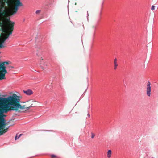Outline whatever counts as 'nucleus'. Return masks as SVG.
<instances>
[{
	"label": "nucleus",
	"mask_w": 158,
	"mask_h": 158,
	"mask_svg": "<svg viewBox=\"0 0 158 158\" xmlns=\"http://www.w3.org/2000/svg\"><path fill=\"white\" fill-rule=\"evenodd\" d=\"M151 87H147V95L148 96H150L151 95Z\"/></svg>",
	"instance_id": "9b49d317"
},
{
	"label": "nucleus",
	"mask_w": 158,
	"mask_h": 158,
	"mask_svg": "<svg viewBox=\"0 0 158 158\" xmlns=\"http://www.w3.org/2000/svg\"><path fill=\"white\" fill-rule=\"evenodd\" d=\"M6 122L5 118H0V123H6Z\"/></svg>",
	"instance_id": "dca6fc26"
},
{
	"label": "nucleus",
	"mask_w": 158,
	"mask_h": 158,
	"mask_svg": "<svg viewBox=\"0 0 158 158\" xmlns=\"http://www.w3.org/2000/svg\"><path fill=\"white\" fill-rule=\"evenodd\" d=\"M33 104H32L29 107H26V109H27V110H29L31 107L34 106H32Z\"/></svg>",
	"instance_id": "aec40b11"
},
{
	"label": "nucleus",
	"mask_w": 158,
	"mask_h": 158,
	"mask_svg": "<svg viewBox=\"0 0 158 158\" xmlns=\"http://www.w3.org/2000/svg\"><path fill=\"white\" fill-rule=\"evenodd\" d=\"M5 20L6 21L4 28H14L15 23L14 22L11 21L10 18H6Z\"/></svg>",
	"instance_id": "0eeeda50"
},
{
	"label": "nucleus",
	"mask_w": 158,
	"mask_h": 158,
	"mask_svg": "<svg viewBox=\"0 0 158 158\" xmlns=\"http://www.w3.org/2000/svg\"><path fill=\"white\" fill-rule=\"evenodd\" d=\"M6 104L0 106V118H5L6 115L4 113H7L8 111H10V108H7L5 106Z\"/></svg>",
	"instance_id": "20e7f679"
},
{
	"label": "nucleus",
	"mask_w": 158,
	"mask_h": 158,
	"mask_svg": "<svg viewBox=\"0 0 158 158\" xmlns=\"http://www.w3.org/2000/svg\"><path fill=\"white\" fill-rule=\"evenodd\" d=\"M41 60H43V58H41Z\"/></svg>",
	"instance_id": "7c9ffc66"
},
{
	"label": "nucleus",
	"mask_w": 158,
	"mask_h": 158,
	"mask_svg": "<svg viewBox=\"0 0 158 158\" xmlns=\"http://www.w3.org/2000/svg\"><path fill=\"white\" fill-rule=\"evenodd\" d=\"M95 136V135L94 133H91V138L92 139L94 138V137Z\"/></svg>",
	"instance_id": "5701e85b"
},
{
	"label": "nucleus",
	"mask_w": 158,
	"mask_h": 158,
	"mask_svg": "<svg viewBox=\"0 0 158 158\" xmlns=\"http://www.w3.org/2000/svg\"><path fill=\"white\" fill-rule=\"evenodd\" d=\"M14 28H3L2 29V31L5 33L3 35L6 39H7L11 35L13 31Z\"/></svg>",
	"instance_id": "39448f33"
},
{
	"label": "nucleus",
	"mask_w": 158,
	"mask_h": 158,
	"mask_svg": "<svg viewBox=\"0 0 158 158\" xmlns=\"http://www.w3.org/2000/svg\"><path fill=\"white\" fill-rule=\"evenodd\" d=\"M3 43H2L1 42H0V48H4V46L3 44Z\"/></svg>",
	"instance_id": "412c9836"
},
{
	"label": "nucleus",
	"mask_w": 158,
	"mask_h": 158,
	"mask_svg": "<svg viewBox=\"0 0 158 158\" xmlns=\"http://www.w3.org/2000/svg\"><path fill=\"white\" fill-rule=\"evenodd\" d=\"M41 12V10H38L36 11L35 13L37 14H39Z\"/></svg>",
	"instance_id": "b1692460"
},
{
	"label": "nucleus",
	"mask_w": 158,
	"mask_h": 158,
	"mask_svg": "<svg viewBox=\"0 0 158 158\" xmlns=\"http://www.w3.org/2000/svg\"><path fill=\"white\" fill-rule=\"evenodd\" d=\"M23 5L20 0H0V15L11 16L18 11Z\"/></svg>",
	"instance_id": "f257e3e1"
},
{
	"label": "nucleus",
	"mask_w": 158,
	"mask_h": 158,
	"mask_svg": "<svg viewBox=\"0 0 158 158\" xmlns=\"http://www.w3.org/2000/svg\"><path fill=\"white\" fill-rule=\"evenodd\" d=\"M20 99H0V101H10L6 103L5 106L10 108V111H17L18 109L23 110L25 108V105L22 106L19 103Z\"/></svg>",
	"instance_id": "f03ea898"
},
{
	"label": "nucleus",
	"mask_w": 158,
	"mask_h": 158,
	"mask_svg": "<svg viewBox=\"0 0 158 158\" xmlns=\"http://www.w3.org/2000/svg\"><path fill=\"white\" fill-rule=\"evenodd\" d=\"M50 156L51 158H57L58 157L57 156L54 154H51L50 155Z\"/></svg>",
	"instance_id": "a211bd4d"
},
{
	"label": "nucleus",
	"mask_w": 158,
	"mask_h": 158,
	"mask_svg": "<svg viewBox=\"0 0 158 158\" xmlns=\"http://www.w3.org/2000/svg\"><path fill=\"white\" fill-rule=\"evenodd\" d=\"M82 23H81V22H78V23H77V24H76V27H79V24H81H81H82Z\"/></svg>",
	"instance_id": "4be33fe9"
},
{
	"label": "nucleus",
	"mask_w": 158,
	"mask_h": 158,
	"mask_svg": "<svg viewBox=\"0 0 158 158\" xmlns=\"http://www.w3.org/2000/svg\"><path fill=\"white\" fill-rule=\"evenodd\" d=\"M15 93H9L10 96L7 94L3 95L0 94V99H20L23 98L22 96L18 92H15Z\"/></svg>",
	"instance_id": "7ed1b4c3"
},
{
	"label": "nucleus",
	"mask_w": 158,
	"mask_h": 158,
	"mask_svg": "<svg viewBox=\"0 0 158 158\" xmlns=\"http://www.w3.org/2000/svg\"><path fill=\"white\" fill-rule=\"evenodd\" d=\"M154 158V157H152V158Z\"/></svg>",
	"instance_id": "473e14b6"
},
{
	"label": "nucleus",
	"mask_w": 158,
	"mask_h": 158,
	"mask_svg": "<svg viewBox=\"0 0 158 158\" xmlns=\"http://www.w3.org/2000/svg\"><path fill=\"white\" fill-rule=\"evenodd\" d=\"M23 92L27 95H30L33 94V92L31 89H28L27 90H23Z\"/></svg>",
	"instance_id": "6e6552de"
},
{
	"label": "nucleus",
	"mask_w": 158,
	"mask_h": 158,
	"mask_svg": "<svg viewBox=\"0 0 158 158\" xmlns=\"http://www.w3.org/2000/svg\"><path fill=\"white\" fill-rule=\"evenodd\" d=\"M5 64H8L9 63L7 62H4L0 64V73L2 74V76H3L4 77H5V74L8 73L5 66Z\"/></svg>",
	"instance_id": "423d86ee"
},
{
	"label": "nucleus",
	"mask_w": 158,
	"mask_h": 158,
	"mask_svg": "<svg viewBox=\"0 0 158 158\" xmlns=\"http://www.w3.org/2000/svg\"><path fill=\"white\" fill-rule=\"evenodd\" d=\"M14 125V124H12V125H10L9 126H8V127L6 128H8V129L10 128V127Z\"/></svg>",
	"instance_id": "bb28decb"
},
{
	"label": "nucleus",
	"mask_w": 158,
	"mask_h": 158,
	"mask_svg": "<svg viewBox=\"0 0 158 158\" xmlns=\"http://www.w3.org/2000/svg\"><path fill=\"white\" fill-rule=\"evenodd\" d=\"M151 83L149 81H148L147 83V87H151Z\"/></svg>",
	"instance_id": "6ab92c4d"
},
{
	"label": "nucleus",
	"mask_w": 158,
	"mask_h": 158,
	"mask_svg": "<svg viewBox=\"0 0 158 158\" xmlns=\"http://www.w3.org/2000/svg\"><path fill=\"white\" fill-rule=\"evenodd\" d=\"M76 4H77V3H76V2H75V5H76Z\"/></svg>",
	"instance_id": "2f4dec72"
},
{
	"label": "nucleus",
	"mask_w": 158,
	"mask_h": 158,
	"mask_svg": "<svg viewBox=\"0 0 158 158\" xmlns=\"http://www.w3.org/2000/svg\"><path fill=\"white\" fill-rule=\"evenodd\" d=\"M0 131L4 129L6 125V123H0Z\"/></svg>",
	"instance_id": "f8f14e48"
},
{
	"label": "nucleus",
	"mask_w": 158,
	"mask_h": 158,
	"mask_svg": "<svg viewBox=\"0 0 158 158\" xmlns=\"http://www.w3.org/2000/svg\"><path fill=\"white\" fill-rule=\"evenodd\" d=\"M111 155V151L110 150H108L107 152V157L108 158H110Z\"/></svg>",
	"instance_id": "4468645a"
},
{
	"label": "nucleus",
	"mask_w": 158,
	"mask_h": 158,
	"mask_svg": "<svg viewBox=\"0 0 158 158\" xmlns=\"http://www.w3.org/2000/svg\"><path fill=\"white\" fill-rule=\"evenodd\" d=\"M11 120H12V119L10 120L9 121H8V122H6V125H7L9 124V122H10V121H11Z\"/></svg>",
	"instance_id": "cd10ccee"
},
{
	"label": "nucleus",
	"mask_w": 158,
	"mask_h": 158,
	"mask_svg": "<svg viewBox=\"0 0 158 158\" xmlns=\"http://www.w3.org/2000/svg\"><path fill=\"white\" fill-rule=\"evenodd\" d=\"M2 74L0 73V80H2L6 79L5 77H4L3 76H2Z\"/></svg>",
	"instance_id": "f3484780"
},
{
	"label": "nucleus",
	"mask_w": 158,
	"mask_h": 158,
	"mask_svg": "<svg viewBox=\"0 0 158 158\" xmlns=\"http://www.w3.org/2000/svg\"><path fill=\"white\" fill-rule=\"evenodd\" d=\"M114 69L115 70L116 69H117V67L118 66V64L117 62V59L115 58L114 60Z\"/></svg>",
	"instance_id": "ddd939ff"
},
{
	"label": "nucleus",
	"mask_w": 158,
	"mask_h": 158,
	"mask_svg": "<svg viewBox=\"0 0 158 158\" xmlns=\"http://www.w3.org/2000/svg\"><path fill=\"white\" fill-rule=\"evenodd\" d=\"M155 6L154 5H152V6L151 10H154L155 9Z\"/></svg>",
	"instance_id": "a878e982"
},
{
	"label": "nucleus",
	"mask_w": 158,
	"mask_h": 158,
	"mask_svg": "<svg viewBox=\"0 0 158 158\" xmlns=\"http://www.w3.org/2000/svg\"><path fill=\"white\" fill-rule=\"evenodd\" d=\"M8 68L9 69L13 68V67L11 66H8Z\"/></svg>",
	"instance_id": "c85d7f7f"
},
{
	"label": "nucleus",
	"mask_w": 158,
	"mask_h": 158,
	"mask_svg": "<svg viewBox=\"0 0 158 158\" xmlns=\"http://www.w3.org/2000/svg\"><path fill=\"white\" fill-rule=\"evenodd\" d=\"M91 27L92 29H94V30H95L96 28V26H94V25H93L92 26V27Z\"/></svg>",
	"instance_id": "393cba45"
},
{
	"label": "nucleus",
	"mask_w": 158,
	"mask_h": 158,
	"mask_svg": "<svg viewBox=\"0 0 158 158\" xmlns=\"http://www.w3.org/2000/svg\"><path fill=\"white\" fill-rule=\"evenodd\" d=\"M8 128L3 129L0 131V136L3 135L8 131Z\"/></svg>",
	"instance_id": "1a4fd4ad"
},
{
	"label": "nucleus",
	"mask_w": 158,
	"mask_h": 158,
	"mask_svg": "<svg viewBox=\"0 0 158 158\" xmlns=\"http://www.w3.org/2000/svg\"><path fill=\"white\" fill-rule=\"evenodd\" d=\"M18 134H17L16 135L15 137V140H16L18 139L19 138H20L22 135L23 134H20L19 136L18 135Z\"/></svg>",
	"instance_id": "2eb2a0df"
},
{
	"label": "nucleus",
	"mask_w": 158,
	"mask_h": 158,
	"mask_svg": "<svg viewBox=\"0 0 158 158\" xmlns=\"http://www.w3.org/2000/svg\"><path fill=\"white\" fill-rule=\"evenodd\" d=\"M36 55L38 56H39L41 55V50L40 49L38 48H36Z\"/></svg>",
	"instance_id": "9d476101"
},
{
	"label": "nucleus",
	"mask_w": 158,
	"mask_h": 158,
	"mask_svg": "<svg viewBox=\"0 0 158 158\" xmlns=\"http://www.w3.org/2000/svg\"><path fill=\"white\" fill-rule=\"evenodd\" d=\"M87 115L89 117H90V115L89 113Z\"/></svg>",
	"instance_id": "c756f323"
}]
</instances>
